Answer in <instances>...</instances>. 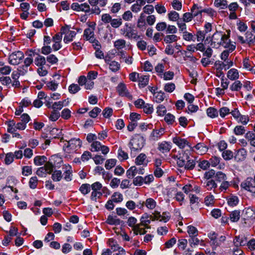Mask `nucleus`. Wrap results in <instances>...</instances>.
Returning <instances> with one entry per match:
<instances>
[{
	"instance_id": "31",
	"label": "nucleus",
	"mask_w": 255,
	"mask_h": 255,
	"mask_svg": "<svg viewBox=\"0 0 255 255\" xmlns=\"http://www.w3.org/2000/svg\"><path fill=\"white\" fill-rule=\"evenodd\" d=\"M164 41L166 43H170L173 42L177 41L178 40L177 36L176 35H167L164 36Z\"/></svg>"
},
{
	"instance_id": "5",
	"label": "nucleus",
	"mask_w": 255,
	"mask_h": 255,
	"mask_svg": "<svg viewBox=\"0 0 255 255\" xmlns=\"http://www.w3.org/2000/svg\"><path fill=\"white\" fill-rule=\"evenodd\" d=\"M23 57L24 54L21 51H17L14 52L9 55V63L14 65H17L20 63Z\"/></svg>"
},
{
	"instance_id": "58",
	"label": "nucleus",
	"mask_w": 255,
	"mask_h": 255,
	"mask_svg": "<svg viewBox=\"0 0 255 255\" xmlns=\"http://www.w3.org/2000/svg\"><path fill=\"white\" fill-rule=\"evenodd\" d=\"M102 195L103 193L100 191H93L91 195V199L96 201L97 199L100 198Z\"/></svg>"
},
{
	"instance_id": "3",
	"label": "nucleus",
	"mask_w": 255,
	"mask_h": 255,
	"mask_svg": "<svg viewBox=\"0 0 255 255\" xmlns=\"http://www.w3.org/2000/svg\"><path fill=\"white\" fill-rule=\"evenodd\" d=\"M120 31L122 34L129 39H137L139 38L136 30L132 28L128 23H126L124 27L121 29Z\"/></svg>"
},
{
	"instance_id": "48",
	"label": "nucleus",
	"mask_w": 255,
	"mask_h": 255,
	"mask_svg": "<svg viewBox=\"0 0 255 255\" xmlns=\"http://www.w3.org/2000/svg\"><path fill=\"white\" fill-rule=\"evenodd\" d=\"M187 228V232L190 237L193 236H197L198 235V230L195 227L192 226H189Z\"/></svg>"
},
{
	"instance_id": "39",
	"label": "nucleus",
	"mask_w": 255,
	"mask_h": 255,
	"mask_svg": "<svg viewBox=\"0 0 255 255\" xmlns=\"http://www.w3.org/2000/svg\"><path fill=\"white\" fill-rule=\"evenodd\" d=\"M109 245L114 252L121 249V248L117 244V242L113 239H110L109 240Z\"/></svg>"
},
{
	"instance_id": "40",
	"label": "nucleus",
	"mask_w": 255,
	"mask_h": 255,
	"mask_svg": "<svg viewBox=\"0 0 255 255\" xmlns=\"http://www.w3.org/2000/svg\"><path fill=\"white\" fill-rule=\"evenodd\" d=\"M152 216L148 215L147 214H144L140 218L141 224H149L150 223V220Z\"/></svg>"
},
{
	"instance_id": "21",
	"label": "nucleus",
	"mask_w": 255,
	"mask_h": 255,
	"mask_svg": "<svg viewBox=\"0 0 255 255\" xmlns=\"http://www.w3.org/2000/svg\"><path fill=\"white\" fill-rule=\"evenodd\" d=\"M37 57L34 59L35 64L39 67L43 66L46 64V60L44 57L39 55V54L35 53Z\"/></svg>"
},
{
	"instance_id": "8",
	"label": "nucleus",
	"mask_w": 255,
	"mask_h": 255,
	"mask_svg": "<svg viewBox=\"0 0 255 255\" xmlns=\"http://www.w3.org/2000/svg\"><path fill=\"white\" fill-rule=\"evenodd\" d=\"M129 144L131 152L132 151H138L143 146L142 140L139 138H135L131 139Z\"/></svg>"
},
{
	"instance_id": "41",
	"label": "nucleus",
	"mask_w": 255,
	"mask_h": 255,
	"mask_svg": "<svg viewBox=\"0 0 255 255\" xmlns=\"http://www.w3.org/2000/svg\"><path fill=\"white\" fill-rule=\"evenodd\" d=\"M168 15L170 20L175 21L180 19L179 13L175 11H171L168 13Z\"/></svg>"
},
{
	"instance_id": "28",
	"label": "nucleus",
	"mask_w": 255,
	"mask_h": 255,
	"mask_svg": "<svg viewBox=\"0 0 255 255\" xmlns=\"http://www.w3.org/2000/svg\"><path fill=\"white\" fill-rule=\"evenodd\" d=\"M218 113L219 112L217 109L213 107H210L207 109V114L211 118L217 117L218 116Z\"/></svg>"
},
{
	"instance_id": "30",
	"label": "nucleus",
	"mask_w": 255,
	"mask_h": 255,
	"mask_svg": "<svg viewBox=\"0 0 255 255\" xmlns=\"http://www.w3.org/2000/svg\"><path fill=\"white\" fill-rule=\"evenodd\" d=\"M106 222L110 225H118L121 223V220L117 218L116 217L109 216L108 217Z\"/></svg>"
},
{
	"instance_id": "18",
	"label": "nucleus",
	"mask_w": 255,
	"mask_h": 255,
	"mask_svg": "<svg viewBox=\"0 0 255 255\" xmlns=\"http://www.w3.org/2000/svg\"><path fill=\"white\" fill-rule=\"evenodd\" d=\"M190 158L189 156L187 153L184 152L182 155H180L177 158V164L180 167H184L185 165V163L187 162V160Z\"/></svg>"
},
{
	"instance_id": "15",
	"label": "nucleus",
	"mask_w": 255,
	"mask_h": 255,
	"mask_svg": "<svg viewBox=\"0 0 255 255\" xmlns=\"http://www.w3.org/2000/svg\"><path fill=\"white\" fill-rule=\"evenodd\" d=\"M171 148V145L166 141L158 143V149L163 153L168 152Z\"/></svg>"
},
{
	"instance_id": "7",
	"label": "nucleus",
	"mask_w": 255,
	"mask_h": 255,
	"mask_svg": "<svg viewBox=\"0 0 255 255\" xmlns=\"http://www.w3.org/2000/svg\"><path fill=\"white\" fill-rule=\"evenodd\" d=\"M116 90L119 96L122 97H126L129 100L132 99V96L129 92H128L127 86L125 84L120 83L117 87Z\"/></svg>"
},
{
	"instance_id": "49",
	"label": "nucleus",
	"mask_w": 255,
	"mask_h": 255,
	"mask_svg": "<svg viewBox=\"0 0 255 255\" xmlns=\"http://www.w3.org/2000/svg\"><path fill=\"white\" fill-rule=\"evenodd\" d=\"M112 199L116 203H119L123 201V198L122 194L119 192H115L112 196Z\"/></svg>"
},
{
	"instance_id": "51",
	"label": "nucleus",
	"mask_w": 255,
	"mask_h": 255,
	"mask_svg": "<svg viewBox=\"0 0 255 255\" xmlns=\"http://www.w3.org/2000/svg\"><path fill=\"white\" fill-rule=\"evenodd\" d=\"M132 228V230L133 231L134 234L135 235H137L138 234L139 235H144L146 233V231H144L143 232H141V230H142V228L140 227V225L139 224H137L136 226Z\"/></svg>"
},
{
	"instance_id": "54",
	"label": "nucleus",
	"mask_w": 255,
	"mask_h": 255,
	"mask_svg": "<svg viewBox=\"0 0 255 255\" xmlns=\"http://www.w3.org/2000/svg\"><path fill=\"white\" fill-rule=\"evenodd\" d=\"M154 95L155 102L157 103L161 102L164 100L165 98L164 93L162 91L156 93Z\"/></svg>"
},
{
	"instance_id": "50",
	"label": "nucleus",
	"mask_w": 255,
	"mask_h": 255,
	"mask_svg": "<svg viewBox=\"0 0 255 255\" xmlns=\"http://www.w3.org/2000/svg\"><path fill=\"white\" fill-rule=\"evenodd\" d=\"M193 18L194 17L193 16L191 12H187L183 14L182 18L181 19L186 22H190Z\"/></svg>"
},
{
	"instance_id": "1",
	"label": "nucleus",
	"mask_w": 255,
	"mask_h": 255,
	"mask_svg": "<svg viewBox=\"0 0 255 255\" xmlns=\"http://www.w3.org/2000/svg\"><path fill=\"white\" fill-rule=\"evenodd\" d=\"M230 31L228 34L222 32L216 31L215 32L212 38V43L214 44V46H223L225 48L230 46V39H229Z\"/></svg>"
},
{
	"instance_id": "53",
	"label": "nucleus",
	"mask_w": 255,
	"mask_h": 255,
	"mask_svg": "<svg viewBox=\"0 0 255 255\" xmlns=\"http://www.w3.org/2000/svg\"><path fill=\"white\" fill-rule=\"evenodd\" d=\"M102 144L100 141H94L91 144L92 151H98L100 150Z\"/></svg>"
},
{
	"instance_id": "38",
	"label": "nucleus",
	"mask_w": 255,
	"mask_h": 255,
	"mask_svg": "<svg viewBox=\"0 0 255 255\" xmlns=\"http://www.w3.org/2000/svg\"><path fill=\"white\" fill-rule=\"evenodd\" d=\"M195 164L196 163L194 160L189 158L187 160V162L185 163L184 167L185 169L192 170L195 167Z\"/></svg>"
},
{
	"instance_id": "2",
	"label": "nucleus",
	"mask_w": 255,
	"mask_h": 255,
	"mask_svg": "<svg viewBox=\"0 0 255 255\" xmlns=\"http://www.w3.org/2000/svg\"><path fill=\"white\" fill-rule=\"evenodd\" d=\"M82 141L78 139L73 138L70 140L67 144L63 146L64 150L67 153H70L76 151L81 146Z\"/></svg>"
},
{
	"instance_id": "12",
	"label": "nucleus",
	"mask_w": 255,
	"mask_h": 255,
	"mask_svg": "<svg viewBox=\"0 0 255 255\" xmlns=\"http://www.w3.org/2000/svg\"><path fill=\"white\" fill-rule=\"evenodd\" d=\"M173 142L180 148H183L186 145H187L191 150H193V148L190 145L189 142L184 138H181L176 136L173 138Z\"/></svg>"
},
{
	"instance_id": "9",
	"label": "nucleus",
	"mask_w": 255,
	"mask_h": 255,
	"mask_svg": "<svg viewBox=\"0 0 255 255\" xmlns=\"http://www.w3.org/2000/svg\"><path fill=\"white\" fill-rule=\"evenodd\" d=\"M253 34L251 32L247 31L244 36H240V43L247 44L249 46L254 45V41L253 38Z\"/></svg>"
},
{
	"instance_id": "37",
	"label": "nucleus",
	"mask_w": 255,
	"mask_h": 255,
	"mask_svg": "<svg viewBox=\"0 0 255 255\" xmlns=\"http://www.w3.org/2000/svg\"><path fill=\"white\" fill-rule=\"evenodd\" d=\"M252 61H251L249 58H245L243 60V68L249 71L253 70V66H252Z\"/></svg>"
},
{
	"instance_id": "6",
	"label": "nucleus",
	"mask_w": 255,
	"mask_h": 255,
	"mask_svg": "<svg viewBox=\"0 0 255 255\" xmlns=\"http://www.w3.org/2000/svg\"><path fill=\"white\" fill-rule=\"evenodd\" d=\"M54 165L50 162H46L44 166L39 168L37 171L36 174L42 177L46 173L51 174L54 168Z\"/></svg>"
},
{
	"instance_id": "14",
	"label": "nucleus",
	"mask_w": 255,
	"mask_h": 255,
	"mask_svg": "<svg viewBox=\"0 0 255 255\" xmlns=\"http://www.w3.org/2000/svg\"><path fill=\"white\" fill-rule=\"evenodd\" d=\"M146 155L144 153H140L135 159V163L137 165L146 166L148 163Z\"/></svg>"
},
{
	"instance_id": "11",
	"label": "nucleus",
	"mask_w": 255,
	"mask_h": 255,
	"mask_svg": "<svg viewBox=\"0 0 255 255\" xmlns=\"http://www.w3.org/2000/svg\"><path fill=\"white\" fill-rule=\"evenodd\" d=\"M191 12L194 17H196L199 19H202V7L197 3H194L191 8Z\"/></svg>"
},
{
	"instance_id": "36",
	"label": "nucleus",
	"mask_w": 255,
	"mask_h": 255,
	"mask_svg": "<svg viewBox=\"0 0 255 255\" xmlns=\"http://www.w3.org/2000/svg\"><path fill=\"white\" fill-rule=\"evenodd\" d=\"M239 237L236 236L234 240V247L232 250L233 255H238L239 245Z\"/></svg>"
},
{
	"instance_id": "64",
	"label": "nucleus",
	"mask_w": 255,
	"mask_h": 255,
	"mask_svg": "<svg viewBox=\"0 0 255 255\" xmlns=\"http://www.w3.org/2000/svg\"><path fill=\"white\" fill-rule=\"evenodd\" d=\"M47 61L51 64H54L58 62V58L54 54H50L46 57Z\"/></svg>"
},
{
	"instance_id": "46",
	"label": "nucleus",
	"mask_w": 255,
	"mask_h": 255,
	"mask_svg": "<svg viewBox=\"0 0 255 255\" xmlns=\"http://www.w3.org/2000/svg\"><path fill=\"white\" fill-rule=\"evenodd\" d=\"M209 161L206 160H203L198 162V166L203 170H206L210 167Z\"/></svg>"
},
{
	"instance_id": "61",
	"label": "nucleus",
	"mask_w": 255,
	"mask_h": 255,
	"mask_svg": "<svg viewBox=\"0 0 255 255\" xmlns=\"http://www.w3.org/2000/svg\"><path fill=\"white\" fill-rule=\"evenodd\" d=\"M60 116L59 112L56 110H53L49 116V119L52 121H56L60 117Z\"/></svg>"
},
{
	"instance_id": "59",
	"label": "nucleus",
	"mask_w": 255,
	"mask_h": 255,
	"mask_svg": "<svg viewBox=\"0 0 255 255\" xmlns=\"http://www.w3.org/2000/svg\"><path fill=\"white\" fill-rule=\"evenodd\" d=\"M175 89V85L173 83L166 84L164 87V90L169 93L172 92Z\"/></svg>"
},
{
	"instance_id": "55",
	"label": "nucleus",
	"mask_w": 255,
	"mask_h": 255,
	"mask_svg": "<svg viewBox=\"0 0 255 255\" xmlns=\"http://www.w3.org/2000/svg\"><path fill=\"white\" fill-rule=\"evenodd\" d=\"M135 166H132L130 167L126 172L127 176L128 178H133L136 175L135 173Z\"/></svg>"
},
{
	"instance_id": "23",
	"label": "nucleus",
	"mask_w": 255,
	"mask_h": 255,
	"mask_svg": "<svg viewBox=\"0 0 255 255\" xmlns=\"http://www.w3.org/2000/svg\"><path fill=\"white\" fill-rule=\"evenodd\" d=\"M47 157L45 156H36L34 158V163L36 165L39 166L46 163Z\"/></svg>"
},
{
	"instance_id": "29",
	"label": "nucleus",
	"mask_w": 255,
	"mask_h": 255,
	"mask_svg": "<svg viewBox=\"0 0 255 255\" xmlns=\"http://www.w3.org/2000/svg\"><path fill=\"white\" fill-rule=\"evenodd\" d=\"M79 191L83 195H86L89 193L91 191L90 185L87 183L83 184L80 187Z\"/></svg>"
},
{
	"instance_id": "42",
	"label": "nucleus",
	"mask_w": 255,
	"mask_h": 255,
	"mask_svg": "<svg viewBox=\"0 0 255 255\" xmlns=\"http://www.w3.org/2000/svg\"><path fill=\"white\" fill-rule=\"evenodd\" d=\"M110 69L113 72L118 71L120 68V64L116 61H112L109 63Z\"/></svg>"
},
{
	"instance_id": "22",
	"label": "nucleus",
	"mask_w": 255,
	"mask_h": 255,
	"mask_svg": "<svg viewBox=\"0 0 255 255\" xmlns=\"http://www.w3.org/2000/svg\"><path fill=\"white\" fill-rule=\"evenodd\" d=\"M11 68L9 66L5 65L4 63L0 62V72L3 75H7L10 73Z\"/></svg>"
},
{
	"instance_id": "27",
	"label": "nucleus",
	"mask_w": 255,
	"mask_h": 255,
	"mask_svg": "<svg viewBox=\"0 0 255 255\" xmlns=\"http://www.w3.org/2000/svg\"><path fill=\"white\" fill-rule=\"evenodd\" d=\"M145 206L149 209H153L156 205L155 201L151 198H147L145 202Z\"/></svg>"
},
{
	"instance_id": "10",
	"label": "nucleus",
	"mask_w": 255,
	"mask_h": 255,
	"mask_svg": "<svg viewBox=\"0 0 255 255\" xmlns=\"http://www.w3.org/2000/svg\"><path fill=\"white\" fill-rule=\"evenodd\" d=\"M252 180V178L248 177L246 180L242 183L241 187L244 189L255 194V186L253 185Z\"/></svg>"
},
{
	"instance_id": "43",
	"label": "nucleus",
	"mask_w": 255,
	"mask_h": 255,
	"mask_svg": "<svg viewBox=\"0 0 255 255\" xmlns=\"http://www.w3.org/2000/svg\"><path fill=\"white\" fill-rule=\"evenodd\" d=\"M62 172L60 170H55L52 174V179L54 181H59L62 178Z\"/></svg>"
},
{
	"instance_id": "60",
	"label": "nucleus",
	"mask_w": 255,
	"mask_h": 255,
	"mask_svg": "<svg viewBox=\"0 0 255 255\" xmlns=\"http://www.w3.org/2000/svg\"><path fill=\"white\" fill-rule=\"evenodd\" d=\"M112 17L109 13H105L102 15L101 20L105 24L111 22Z\"/></svg>"
},
{
	"instance_id": "56",
	"label": "nucleus",
	"mask_w": 255,
	"mask_h": 255,
	"mask_svg": "<svg viewBox=\"0 0 255 255\" xmlns=\"http://www.w3.org/2000/svg\"><path fill=\"white\" fill-rule=\"evenodd\" d=\"M38 183V179L37 177L33 176L30 178L29 181V185L30 188L35 189L36 188Z\"/></svg>"
},
{
	"instance_id": "34",
	"label": "nucleus",
	"mask_w": 255,
	"mask_h": 255,
	"mask_svg": "<svg viewBox=\"0 0 255 255\" xmlns=\"http://www.w3.org/2000/svg\"><path fill=\"white\" fill-rule=\"evenodd\" d=\"M214 4L221 9H225L228 7V2L226 0H215Z\"/></svg>"
},
{
	"instance_id": "17",
	"label": "nucleus",
	"mask_w": 255,
	"mask_h": 255,
	"mask_svg": "<svg viewBox=\"0 0 255 255\" xmlns=\"http://www.w3.org/2000/svg\"><path fill=\"white\" fill-rule=\"evenodd\" d=\"M35 56V53L29 54L28 57L26 58L24 60V64L21 68L24 71H27L28 67L32 63L33 60L32 57Z\"/></svg>"
},
{
	"instance_id": "62",
	"label": "nucleus",
	"mask_w": 255,
	"mask_h": 255,
	"mask_svg": "<svg viewBox=\"0 0 255 255\" xmlns=\"http://www.w3.org/2000/svg\"><path fill=\"white\" fill-rule=\"evenodd\" d=\"M185 23L186 22L183 21L181 19L177 21V24L180 31L183 32V31H186V24Z\"/></svg>"
},
{
	"instance_id": "19",
	"label": "nucleus",
	"mask_w": 255,
	"mask_h": 255,
	"mask_svg": "<svg viewBox=\"0 0 255 255\" xmlns=\"http://www.w3.org/2000/svg\"><path fill=\"white\" fill-rule=\"evenodd\" d=\"M227 203L231 207H234L238 205L239 203V199L237 196L230 195L227 197Z\"/></svg>"
},
{
	"instance_id": "32",
	"label": "nucleus",
	"mask_w": 255,
	"mask_h": 255,
	"mask_svg": "<svg viewBox=\"0 0 255 255\" xmlns=\"http://www.w3.org/2000/svg\"><path fill=\"white\" fill-rule=\"evenodd\" d=\"M123 23L122 18H114L112 19L111 25L114 28H119Z\"/></svg>"
},
{
	"instance_id": "35",
	"label": "nucleus",
	"mask_w": 255,
	"mask_h": 255,
	"mask_svg": "<svg viewBox=\"0 0 255 255\" xmlns=\"http://www.w3.org/2000/svg\"><path fill=\"white\" fill-rule=\"evenodd\" d=\"M229 219L232 222H238L239 220V211L235 210L230 214Z\"/></svg>"
},
{
	"instance_id": "44",
	"label": "nucleus",
	"mask_w": 255,
	"mask_h": 255,
	"mask_svg": "<svg viewBox=\"0 0 255 255\" xmlns=\"http://www.w3.org/2000/svg\"><path fill=\"white\" fill-rule=\"evenodd\" d=\"M117 162V160L115 159H108L105 163V167L107 169H110L114 167Z\"/></svg>"
},
{
	"instance_id": "24",
	"label": "nucleus",
	"mask_w": 255,
	"mask_h": 255,
	"mask_svg": "<svg viewBox=\"0 0 255 255\" xmlns=\"http://www.w3.org/2000/svg\"><path fill=\"white\" fill-rule=\"evenodd\" d=\"M226 175L221 171L217 172L214 176V180H215V181H217L219 182H222L223 181L226 180Z\"/></svg>"
},
{
	"instance_id": "16",
	"label": "nucleus",
	"mask_w": 255,
	"mask_h": 255,
	"mask_svg": "<svg viewBox=\"0 0 255 255\" xmlns=\"http://www.w3.org/2000/svg\"><path fill=\"white\" fill-rule=\"evenodd\" d=\"M193 148L192 151L194 150L193 148H195L197 150V152L199 154H204L208 151V147L205 145L204 143H198Z\"/></svg>"
},
{
	"instance_id": "13",
	"label": "nucleus",
	"mask_w": 255,
	"mask_h": 255,
	"mask_svg": "<svg viewBox=\"0 0 255 255\" xmlns=\"http://www.w3.org/2000/svg\"><path fill=\"white\" fill-rule=\"evenodd\" d=\"M164 133V128H160L159 129H153L150 134V137L152 140H157Z\"/></svg>"
},
{
	"instance_id": "20",
	"label": "nucleus",
	"mask_w": 255,
	"mask_h": 255,
	"mask_svg": "<svg viewBox=\"0 0 255 255\" xmlns=\"http://www.w3.org/2000/svg\"><path fill=\"white\" fill-rule=\"evenodd\" d=\"M239 76L238 70L235 68L231 69L227 73V77L231 80H235Z\"/></svg>"
},
{
	"instance_id": "47",
	"label": "nucleus",
	"mask_w": 255,
	"mask_h": 255,
	"mask_svg": "<svg viewBox=\"0 0 255 255\" xmlns=\"http://www.w3.org/2000/svg\"><path fill=\"white\" fill-rule=\"evenodd\" d=\"M94 36V31L90 28H86L84 31L83 37L87 40Z\"/></svg>"
},
{
	"instance_id": "4",
	"label": "nucleus",
	"mask_w": 255,
	"mask_h": 255,
	"mask_svg": "<svg viewBox=\"0 0 255 255\" xmlns=\"http://www.w3.org/2000/svg\"><path fill=\"white\" fill-rule=\"evenodd\" d=\"M242 216L244 224H247L248 222L251 223V221L255 220V211L250 208H246L243 210Z\"/></svg>"
},
{
	"instance_id": "26",
	"label": "nucleus",
	"mask_w": 255,
	"mask_h": 255,
	"mask_svg": "<svg viewBox=\"0 0 255 255\" xmlns=\"http://www.w3.org/2000/svg\"><path fill=\"white\" fill-rule=\"evenodd\" d=\"M227 64H226L225 62H223L221 61H216L215 63V66L216 68L217 71H219L221 73H222V69H225V70H227Z\"/></svg>"
},
{
	"instance_id": "33",
	"label": "nucleus",
	"mask_w": 255,
	"mask_h": 255,
	"mask_svg": "<svg viewBox=\"0 0 255 255\" xmlns=\"http://www.w3.org/2000/svg\"><path fill=\"white\" fill-rule=\"evenodd\" d=\"M76 35V33L74 31L70 30L67 34L64 37V41L65 43H68L73 40V38Z\"/></svg>"
},
{
	"instance_id": "25",
	"label": "nucleus",
	"mask_w": 255,
	"mask_h": 255,
	"mask_svg": "<svg viewBox=\"0 0 255 255\" xmlns=\"http://www.w3.org/2000/svg\"><path fill=\"white\" fill-rule=\"evenodd\" d=\"M149 81V76H141L138 78V85L140 87L143 88L146 86Z\"/></svg>"
},
{
	"instance_id": "45",
	"label": "nucleus",
	"mask_w": 255,
	"mask_h": 255,
	"mask_svg": "<svg viewBox=\"0 0 255 255\" xmlns=\"http://www.w3.org/2000/svg\"><path fill=\"white\" fill-rule=\"evenodd\" d=\"M126 41L124 39H118L114 43L115 47L118 49H122L125 47Z\"/></svg>"
},
{
	"instance_id": "57",
	"label": "nucleus",
	"mask_w": 255,
	"mask_h": 255,
	"mask_svg": "<svg viewBox=\"0 0 255 255\" xmlns=\"http://www.w3.org/2000/svg\"><path fill=\"white\" fill-rule=\"evenodd\" d=\"M80 87L77 84H72L69 87L68 90L70 93L75 94L80 90Z\"/></svg>"
},
{
	"instance_id": "63",
	"label": "nucleus",
	"mask_w": 255,
	"mask_h": 255,
	"mask_svg": "<svg viewBox=\"0 0 255 255\" xmlns=\"http://www.w3.org/2000/svg\"><path fill=\"white\" fill-rule=\"evenodd\" d=\"M164 120L168 125H172L175 122V117L171 114H168L165 115Z\"/></svg>"
},
{
	"instance_id": "52",
	"label": "nucleus",
	"mask_w": 255,
	"mask_h": 255,
	"mask_svg": "<svg viewBox=\"0 0 255 255\" xmlns=\"http://www.w3.org/2000/svg\"><path fill=\"white\" fill-rule=\"evenodd\" d=\"M58 83L55 81L48 82L46 83L47 88L51 91H55L58 87Z\"/></svg>"
}]
</instances>
